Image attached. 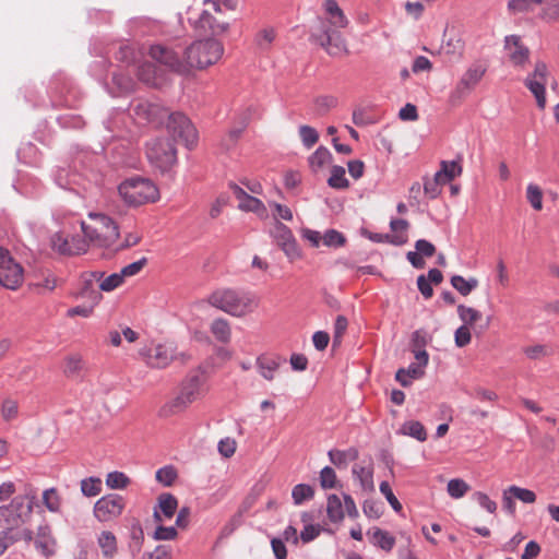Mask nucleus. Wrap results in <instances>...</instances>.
Segmentation results:
<instances>
[{"instance_id":"obj_19","label":"nucleus","mask_w":559,"mask_h":559,"mask_svg":"<svg viewBox=\"0 0 559 559\" xmlns=\"http://www.w3.org/2000/svg\"><path fill=\"white\" fill-rule=\"evenodd\" d=\"M124 509V500L118 495H107L96 501L94 514L100 522H108L118 518Z\"/></svg>"},{"instance_id":"obj_60","label":"nucleus","mask_w":559,"mask_h":559,"mask_svg":"<svg viewBox=\"0 0 559 559\" xmlns=\"http://www.w3.org/2000/svg\"><path fill=\"white\" fill-rule=\"evenodd\" d=\"M336 98L329 95L320 96L314 102L319 115L326 114L330 109L336 106Z\"/></svg>"},{"instance_id":"obj_54","label":"nucleus","mask_w":559,"mask_h":559,"mask_svg":"<svg viewBox=\"0 0 559 559\" xmlns=\"http://www.w3.org/2000/svg\"><path fill=\"white\" fill-rule=\"evenodd\" d=\"M102 481L98 478H86L81 481V491L86 497H95L100 492Z\"/></svg>"},{"instance_id":"obj_20","label":"nucleus","mask_w":559,"mask_h":559,"mask_svg":"<svg viewBox=\"0 0 559 559\" xmlns=\"http://www.w3.org/2000/svg\"><path fill=\"white\" fill-rule=\"evenodd\" d=\"M415 362H412L407 368H401L396 371L395 379L403 386L411 385L413 380H417L424 377L425 368L429 361V355L424 349L414 352Z\"/></svg>"},{"instance_id":"obj_27","label":"nucleus","mask_w":559,"mask_h":559,"mask_svg":"<svg viewBox=\"0 0 559 559\" xmlns=\"http://www.w3.org/2000/svg\"><path fill=\"white\" fill-rule=\"evenodd\" d=\"M285 359L277 356H260L257 358V367L261 377L267 381L275 378V372Z\"/></svg>"},{"instance_id":"obj_43","label":"nucleus","mask_w":559,"mask_h":559,"mask_svg":"<svg viewBox=\"0 0 559 559\" xmlns=\"http://www.w3.org/2000/svg\"><path fill=\"white\" fill-rule=\"evenodd\" d=\"M469 485L461 478H453L449 480L447 486V491L453 499H460L464 497L469 491Z\"/></svg>"},{"instance_id":"obj_24","label":"nucleus","mask_w":559,"mask_h":559,"mask_svg":"<svg viewBox=\"0 0 559 559\" xmlns=\"http://www.w3.org/2000/svg\"><path fill=\"white\" fill-rule=\"evenodd\" d=\"M83 282L86 288H93L94 284H98V288L103 292H112L123 284L124 280L120 272L105 276L104 272L95 271L83 275Z\"/></svg>"},{"instance_id":"obj_64","label":"nucleus","mask_w":559,"mask_h":559,"mask_svg":"<svg viewBox=\"0 0 559 559\" xmlns=\"http://www.w3.org/2000/svg\"><path fill=\"white\" fill-rule=\"evenodd\" d=\"M335 483H336L335 472L329 466H325L324 468H322L320 472L321 487L324 489H330L335 486Z\"/></svg>"},{"instance_id":"obj_2","label":"nucleus","mask_w":559,"mask_h":559,"mask_svg":"<svg viewBox=\"0 0 559 559\" xmlns=\"http://www.w3.org/2000/svg\"><path fill=\"white\" fill-rule=\"evenodd\" d=\"M323 9L328 25H323L321 33H313L311 37L331 56L346 52V41L337 32L348 25V19L335 0H324Z\"/></svg>"},{"instance_id":"obj_40","label":"nucleus","mask_w":559,"mask_h":559,"mask_svg":"<svg viewBox=\"0 0 559 559\" xmlns=\"http://www.w3.org/2000/svg\"><path fill=\"white\" fill-rule=\"evenodd\" d=\"M452 286L463 296H467L478 286V281L475 277L468 280L461 275H454L451 278Z\"/></svg>"},{"instance_id":"obj_25","label":"nucleus","mask_w":559,"mask_h":559,"mask_svg":"<svg viewBox=\"0 0 559 559\" xmlns=\"http://www.w3.org/2000/svg\"><path fill=\"white\" fill-rule=\"evenodd\" d=\"M178 509V500L171 493H162L158 496L157 506L154 508V520L163 523L170 520Z\"/></svg>"},{"instance_id":"obj_7","label":"nucleus","mask_w":559,"mask_h":559,"mask_svg":"<svg viewBox=\"0 0 559 559\" xmlns=\"http://www.w3.org/2000/svg\"><path fill=\"white\" fill-rule=\"evenodd\" d=\"M148 162L162 173L169 170L177 162V150L168 136H158L146 145Z\"/></svg>"},{"instance_id":"obj_59","label":"nucleus","mask_w":559,"mask_h":559,"mask_svg":"<svg viewBox=\"0 0 559 559\" xmlns=\"http://www.w3.org/2000/svg\"><path fill=\"white\" fill-rule=\"evenodd\" d=\"M472 334H471V328L462 324L460 328L456 329L454 333V341L455 345L457 347H464L471 343Z\"/></svg>"},{"instance_id":"obj_55","label":"nucleus","mask_w":559,"mask_h":559,"mask_svg":"<svg viewBox=\"0 0 559 559\" xmlns=\"http://www.w3.org/2000/svg\"><path fill=\"white\" fill-rule=\"evenodd\" d=\"M269 206L273 211V218L275 221L274 223L281 222L280 219L288 222L293 219V212L288 206L280 204L277 202H270Z\"/></svg>"},{"instance_id":"obj_57","label":"nucleus","mask_w":559,"mask_h":559,"mask_svg":"<svg viewBox=\"0 0 559 559\" xmlns=\"http://www.w3.org/2000/svg\"><path fill=\"white\" fill-rule=\"evenodd\" d=\"M177 478V472L173 466H165L156 472V479L164 486H171Z\"/></svg>"},{"instance_id":"obj_5","label":"nucleus","mask_w":559,"mask_h":559,"mask_svg":"<svg viewBox=\"0 0 559 559\" xmlns=\"http://www.w3.org/2000/svg\"><path fill=\"white\" fill-rule=\"evenodd\" d=\"M204 376L200 372L189 374L181 383L178 394L166 404L168 414H176L188 408L205 393Z\"/></svg>"},{"instance_id":"obj_49","label":"nucleus","mask_w":559,"mask_h":559,"mask_svg":"<svg viewBox=\"0 0 559 559\" xmlns=\"http://www.w3.org/2000/svg\"><path fill=\"white\" fill-rule=\"evenodd\" d=\"M542 17L547 22H559V0H545Z\"/></svg>"},{"instance_id":"obj_4","label":"nucleus","mask_w":559,"mask_h":559,"mask_svg":"<svg viewBox=\"0 0 559 559\" xmlns=\"http://www.w3.org/2000/svg\"><path fill=\"white\" fill-rule=\"evenodd\" d=\"M121 199L131 206H139L159 199V190L150 179L132 177L118 188Z\"/></svg>"},{"instance_id":"obj_36","label":"nucleus","mask_w":559,"mask_h":559,"mask_svg":"<svg viewBox=\"0 0 559 559\" xmlns=\"http://www.w3.org/2000/svg\"><path fill=\"white\" fill-rule=\"evenodd\" d=\"M462 173V167L457 162H442L441 169L436 173L438 179L445 185L450 182L455 177L460 176Z\"/></svg>"},{"instance_id":"obj_15","label":"nucleus","mask_w":559,"mask_h":559,"mask_svg":"<svg viewBox=\"0 0 559 559\" xmlns=\"http://www.w3.org/2000/svg\"><path fill=\"white\" fill-rule=\"evenodd\" d=\"M271 236L289 261L301 258V250L293 231L283 223L276 222L271 229Z\"/></svg>"},{"instance_id":"obj_56","label":"nucleus","mask_w":559,"mask_h":559,"mask_svg":"<svg viewBox=\"0 0 559 559\" xmlns=\"http://www.w3.org/2000/svg\"><path fill=\"white\" fill-rule=\"evenodd\" d=\"M472 498L479 504L480 508L485 509L487 512L492 514L497 511L496 501L491 500L487 493L483 491H475Z\"/></svg>"},{"instance_id":"obj_41","label":"nucleus","mask_w":559,"mask_h":559,"mask_svg":"<svg viewBox=\"0 0 559 559\" xmlns=\"http://www.w3.org/2000/svg\"><path fill=\"white\" fill-rule=\"evenodd\" d=\"M368 534L371 542L384 550H390L394 546V538L380 528H373Z\"/></svg>"},{"instance_id":"obj_6","label":"nucleus","mask_w":559,"mask_h":559,"mask_svg":"<svg viewBox=\"0 0 559 559\" xmlns=\"http://www.w3.org/2000/svg\"><path fill=\"white\" fill-rule=\"evenodd\" d=\"M204 10L195 21L198 27L212 34H221L226 31L227 23L219 21L215 14H221L223 9L235 10L237 0H203Z\"/></svg>"},{"instance_id":"obj_48","label":"nucleus","mask_w":559,"mask_h":559,"mask_svg":"<svg viewBox=\"0 0 559 559\" xmlns=\"http://www.w3.org/2000/svg\"><path fill=\"white\" fill-rule=\"evenodd\" d=\"M508 492H511L515 499L526 504H532L536 501V493L526 488L512 485L508 487Z\"/></svg>"},{"instance_id":"obj_39","label":"nucleus","mask_w":559,"mask_h":559,"mask_svg":"<svg viewBox=\"0 0 559 559\" xmlns=\"http://www.w3.org/2000/svg\"><path fill=\"white\" fill-rule=\"evenodd\" d=\"M43 503L50 512L59 513L61 511L62 499L57 489L49 488L43 492Z\"/></svg>"},{"instance_id":"obj_37","label":"nucleus","mask_w":559,"mask_h":559,"mask_svg":"<svg viewBox=\"0 0 559 559\" xmlns=\"http://www.w3.org/2000/svg\"><path fill=\"white\" fill-rule=\"evenodd\" d=\"M400 433L404 436H409L418 441H425L427 438L426 429L421 423L417 420H409L402 425L400 428Z\"/></svg>"},{"instance_id":"obj_45","label":"nucleus","mask_w":559,"mask_h":559,"mask_svg":"<svg viewBox=\"0 0 559 559\" xmlns=\"http://www.w3.org/2000/svg\"><path fill=\"white\" fill-rule=\"evenodd\" d=\"M525 356L531 360H539L551 355V349L545 344H534L523 349Z\"/></svg>"},{"instance_id":"obj_13","label":"nucleus","mask_w":559,"mask_h":559,"mask_svg":"<svg viewBox=\"0 0 559 559\" xmlns=\"http://www.w3.org/2000/svg\"><path fill=\"white\" fill-rule=\"evenodd\" d=\"M234 288L221 287L213 290L205 299H200L191 304L190 309L193 314L212 306L227 314L231 311Z\"/></svg>"},{"instance_id":"obj_61","label":"nucleus","mask_w":559,"mask_h":559,"mask_svg":"<svg viewBox=\"0 0 559 559\" xmlns=\"http://www.w3.org/2000/svg\"><path fill=\"white\" fill-rule=\"evenodd\" d=\"M444 183L438 179L437 175L432 179L426 180L424 183V191L430 198H437L441 192V186Z\"/></svg>"},{"instance_id":"obj_11","label":"nucleus","mask_w":559,"mask_h":559,"mask_svg":"<svg viewBox=\"0 0 559 559\" xmlns=\"http://www.w3.org/2000/svg\"><path fill=\"white\" fill-rule=\"evenodd\" d=\"M167 130L173 136L178 138L188 148H192L198 142V131L191 121L182 114H168Z\"/></svg>"},{"instance_id":"obj_52","label":"nucleus","mask_w":559,"mask_h":559,"mask_svg":"<svg viewBox=\"0 0 559 559\" xmlns=\"http://www.w3.org/2000/svg\"><path fill=\"white\" fill-rule=\"evenodd\" d=\"M463 40L457 35H450L442 44V49L448 55L461 53L463 51Z\"/></svg>"},{"instance_id":"obj_50","label":"nucleus","mask_w":559,"mask_h":559,"mask_svg":"<svg viewBox=\"0 0 559 559\" xmlns=\"http://www.w3.org/2000/svg\"><path fill=\"white\" fill-rule=\"evenodd\" d=\"M275 37H276V33H275L274 28H271V27L263 28L258 33L255 43L261 50H267V49H270Z\"/></svg>"},{"instance_id":"obj_58","label":"nucleus","mask_w":559,"mask_h":559,"mask_svg":"<svg viewBox=\"0 0 559 559\" xmlns=\"http://www.w3.org/2000/svg\"><path fill=\"white\" fill-rule=\"evenodd\" d=\"M322 242L326 247H341L345 243V237L335 229H329L322 236Z\"/></svg>"},{"instance_id":"obj_29","label":"nucleus","mask_w":559,"mask_h":559,"mask_svg":"<svg viewBox=\"0 0 559 559\" xmlns=\"http://www.w3.org/2000/svg\"><path fill=\"white\" fill-rule=\"evenodd\" d=\"M333 160V156L331 152L324 147L319 146L308 158L309 167L313 173L319 171L324 166L331 164Z\"/></svg>"},{"instance_id":"obj_28","label":"nucleus","mask_w":559,"mask_h":559,"mask_svg":"<svg viewBox=\"0 0 559 559\" xmlns=\"http://www.w3.org/2000/svg\"><path fill=\"white\" fill-rule=\"evenodd\" d=\"M353 475L359 481L364 491H372L374 489L373 468L371 463L368 465H354Z\"/></svg>"},{"instance_id":"obj_33","label":"nucleus","mask_w":559,"mask_h":559,"mask_svg":"<svg viewBox=\"0 0 559 559\" xmlns=\"http://www.w3.org/2000/svg\"><path fill=\"white\" fill-rule=\"evenodd\" d=\"M358 457V451L350 448L345 451L331 450L329 451V459L337 467H346L348 462L355 461Z\"/></svg>"},{"instance_id":"obj_9","label":"nucleus","mask_w":559,"mask_h":559,"mask_svg":"<svg viewBox=\"0 0 559 559\" xmlns=\"http://www.w3.org/2000/svg\"><path fill=\"white\" fill-rule=\"evenodd\" d=\"M24 281L23 266L9 250L0 247V285L8 289L19 288Z\"/></svg>"},{"instance_id":"obj_42","label":"nucleus","mask_w":559,"mask_h":559,"mask_svg":"<svg viewBox=\"0 0 559 559\" xmlns=\"http://www.w3.org/2000/svg\"><path fill=\"white\" fill-rule=\"evenodd\" d=\"M457 314L463 324L469 328H473L481 319V313L478 310L464 305L457 307Z\"/></svg>"},{"instance_id":"obj_30","label":"nucleus","mask_w":559,"mask_h":559,"mask_svg":"<svg viewBox=\"0 0 559 559\" xmlns=\"http://www.w3.org/2000/svg\"><path fill=\"white\" fill-rule=\"evenodd\" d=\"M390 227L394 235H385V239L395 246L404 245L407 241L405 231L408 228V222L405 219H392Z\"/></svg>"},{"instance_id":"obj_63","label":"nucleus","mask_w":559,"mask_h":559,"mask_svg":"<svg viewBox=\"0 0 559 559\" xmlns=\"http://www.w3.org/2000/svg\"><path fill=\"white\" fill-rule=\"evenodd\" d=\"M380 491L381 493L386 498L390 506L393 508L394 511L399 512L402 510V504L397 500V498L394 496L390 485L388 481H382L380 484Z\"/></svg>"},{"instance_id":"obj_12","label":"nucleus","mask_w":559,"mask_h":559,"mask_svg":"<svg viewBox=\"0 0 559 559\" xmlns=\"http://www.w3.org/2000/svg\"><path fill=\"white\" fill-rule=\"evenodd\" d=\"M31 543L37 555L44 559L55 557L58 551L57 538L52 527L48 523H41L33 531Z\"/></svg>"},{"instance_id":"obj_44","label":"nucleus","mask_w":559,"mask_h":559,"mask_svg":"<svg viewBox=\"0 0 559 559\" xmlns=\"http://www.w3.org/2000/svg\"><path fill=\"white\" fill-rule=\"evenodd\" d=\"M7 533V537L9 540L10 546L17 543V542H25L31 543L33 538V531L26 527L13 530L12 527H9L4 530Z\"/></svg>"},{"instance_id":"obj_35","label":"nucleus","mask_w":559,"mask_h":559,"mask_svg":"<svg viewBox=\"0 0 559 559\" xmlns=\"http://www.w3.org/2000/svg\"><path fill=\"white\" fill-rule=\"evenodd\" d=\"M543 0H508L507 11L509 15L530 13L533 11V4H542Z\"/></svg>"},{"instance_id":"obj_51","label":"nucleus","mask_w":559,"mask_h":559,"mask_svg":"<svg viewBox=\"0 0 559 559\" xmlns=\"http://www.w3.org/2000/svg\"><path fill=\"white\" fill-rule=\"evenodd\" d=\"M299 136L307 148L312 147L319 140L318 131L310 126H301L299 128Z\"/></svg>"},{"instance_id":"obj_17","label":"nucleus","mask_w":559,"mask_h":559,"mask_svg":"<svg viewBox=\"0 0 559 559\" xmlns=\"http://www.w3.org/2000/svg\"><path fill=\"white\" fill-rule=\"evenodd\" d=\"M503 48L510 63L519 69H524L530 61L531 51L524 45L520 35H508L503 40Z\"/></svg>"},{"instance_id":"obj_21","label":"nucleus","mask_w":559,"mask_h":559,"mask_svg":"<svg viewBox=\"0 0 559 559\" xmlns=\"http://www.w3.org/2000/svg\"><path fill=\"white\" fill-rule=\"evenodd\" d=\"M33 510L32 501L26 496H17L8 506L0 507V519L8 524H15L29 515Z\"/></svg>"},{"instance_id":"obj_10","label":"nucleus","mask_w":559,"mask_h":559,"mask_svg":"<svg viewBox=\"0 0 559 559\" xmlns=\"http://www.w3.org/2000/svg\"><path fill=\"white\" fill-rule=\"evenodd\" d=\"M487 68L480 61H475L468 66L464 71L460 80L457 81L455 88L451 93V100L456 102L467 96L476 85L481 81Z\"/></svg>"},{"instance_id":"obj_23","label":"nucleus","mask_w":559,"mask_h":559,"mask_svg":"<svg viewBox=\"0 0 559 559\" xmlns=\"http://www.w3.org/2000/svg\"><path fill=\"white\" fill-rule=\"evenodd\" d=\"M258 307L259 297L254 293L235 289L229 316L243 318L252 313Z\"/></svg>"},{"instance_id":"obj_53","label":"nucleus","mask_w":559,"mask_h":559,"mask_svg":"<svg viewBox=\"0 0 559 559\" xmlns=\"http://www.w3.org/2000/svg\"><path fill=\"white\" fill-rule=\"evenodd\" d=\"M129 481V478L121 472H111L106 477V485L111 489H123Z\"/></svg>"},{"instance_id":"obj_46","label":"nucleus","mask_w":559,"mask_h":559,"mask_svg":"<svg viewBox=\"0 0 559 559\" xmlns=\"http://www.w3.org/2000/svg\"><path fill=\"white\" fill-rule=\"evenodd\" d=\"M314 491L310 485L298 484L293 488L292 497L295 504H301L313 497Z\"/></svg>"},{"instance_id":"obj_47","label":"nucleus","mask_w":559,"mask_h":559,"mask_svg":"<svg viewBox=\"0 0 559 559\" xmlns=\"http://www.w3.org/2000/svg\"><path fill=\"white\" fill-rule=\"evenodd\" d=\"M526 199L536 211L543 209V191L534 183H530L526 188Z\"/></svg>"},{"instance_id":"obj_1","label":"nucleus","mask_w":559,"mask_h":559,"mask_svg":"<svg viewBox=\"0 0 559 559\" xmlns=\"http://www.w3.org/2000/svg\"><path fill=\"white\" fill-rule=\"evenodd\" d=\"M223 46L215 39L200 40L186 48L180 58L171 48L154 45L150 49L151 58L168 70L186 75L191 70H203L217 62L223 55Z\"/></svg>"},{"instance_id":"obj_14","label":"nucleus","mask_w":559,"mask_h":559,"mask_svg":"<svg viewBox=\"0 0 559 559\" xmlns=\"http://www.w3.org/2000/svg\"><path fill=\"white\" fill-rule=\"evenodd\" d=\"M548 68L545 62L537 61L534 66V70L524 80V85L534 95L537 106L544 109L546 106V84L548 79Z\"/></svg>"},{"instance_id":"obj_32","label":"nucleus","mask_w":559,"mask_h":559,"mask_svg":"<svg viewBox=\"0 0 559 559\" xmlns=\"http://www.w3.org/2000/svg\"><path fill=\"white\" fill-rule=\"evenodd\" d=\"M138 76L142 82L151 86H159L162 84V76L156 67L150 62H145L139 68Z\"/></svg>"},{"instance_id":"obj_3","label":"nucleus","mask_w":559,"mask_h":559,"mask_svg":"<svg viewBox=\"0 0 559 559\" xmlns=\"http://www.w3.org/2000/svg\"><path fill=\"white\" fill-rule=\"evenodd\" d=\"M81 230L88 245L97 248H111L119 238L118 225L102 213H90L88 222H81Z\"/></svg>"},{"instance_id":"obj_8","label":"nucleus","mask_w":559,"mask_h":559,"mask_svg":"<svg viewBox=\"0 0 559 559\" xmlns=\"http://www.w3.org/2000/svg\"><path fill=\"white\" fill-rule=\"evenodd\" d=\"M139 356L150 368L164 369L178 358L176 346L173 343L150 342L139 349Z\"/></svg>"},{"instance_id":"obj_38","label":"nucleus","mask_w":559,"mask_h":559,"mask_svg":"<svg viewBox=\"0 0 559 559\" xmlns=\"http://www.w3.org/2000/svg\"><path fill=\"white\" fill-rule=\"evenodd\" d=\"M328 185L337 190L347 189L349 187V182L345 176V168L338 165L333 166L328 179Z\"/></svg>"},{"instance_id":"obj_18","label":"nucleus","mask_w":559,"mask_h":559,"mask_svg":"<svg viewBox=\"0 0 559 559\" xmlns=\"http://www.w3.org/2000/svg\"><path fill=\"white\" fill-rule=\"evenodd\" d=\"M345 511L349 518L356 519L358 516V509L350 496L344 495V503L337 495L328 497L326 513L331 522H341L344 519Z\"/></svg>"},{"instance_id":"obj_62","label":"nucleus","mask_w":559,"mask_h":559,"mask_svg":"<svg viewBox=\"0 0 559 559\" xmlns=\"http://www.w3.org/2000/svg\"><path fill=\"white\" fill-rule=\"evenodd\" d=\"M146 263H147L146 258H142L139 261L132 262V263L126 265L124 267H122L120 270V274L123 277V280H126L127 277L134 276L141 272V270L145 266Z\"/></svg>"},{"instance_id":"obj_22","label":"nucleus","mask_w":559,"mask_h":559,"mask_svg":"<svg viewBox=\"0 0 559 559\" xmlns=\"http://www.w3.org/2000/svg\"><path fill=\"white\" fill-rule=\"evenodd\" d=\"M230 189L238 200V209L240 211L254 213L261 219L269 217L267 209L261 200L248 194L241 187L235 183L230 185Z\"/></svg>"},{"instance_id":"obj_31","label":"nucleus","mask_w":559,"mask_h":559,"mask_svg":"<svg viewBox=\"0 0 559 559\" xmlns=\"http://www.w3.org/2000/svg\"><path fill=\"white\" fill-rule=\"evenodd\" d=\"M213 336L221 343H228L231 337L230 324L226 319L217 318L210 326Z\"/></svg>"},{"instance_id":"obj_16","label":"nucleus","mask_w":559,"mask_h":559,"mask_svg":"<svg viewBox=\"0 0 559 559\" xmlns=\"http://www.w3.org/2000/svg\"><path fill=\"white\" fill-rule=\"evenodd\" d=\"M51 248L62 255H76L85 253L90 247L86 237L73 235L71 238L56 233L50 238Z\"/></svg>"},{"instance_id":"obj_34","label":"nucleus","mask_w":559,"mask_h":559,"mask_svg":"<svg viewBox=\"0 0 559 559\" xmlns=\"http://www.w3.org/2000/svg\"><path fill=\"white\" fill-rule=\"evenodd\" d=\"M98 546L103 556L112 558L117 552V540L115 535L109 531H104L98 536Z\"/></svg>"},{"instance_id":"obj_26","label":"nucleus","mask_w":559,"mask_h":559,"mask_svg":"<svg viewBox=\"0 0 559 559\" xmlns=\"http://www.w3.org/2000/svg\"><path fill=\"white\" fill-rule=\"evenodd\" d=\"M133 111L139 119L156 122H162L163 119L168 115L167 109L160 108L158 105L147 102L138 103L134 106Z\"/></svg>"}]
</instances>
